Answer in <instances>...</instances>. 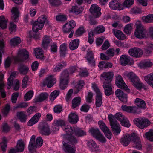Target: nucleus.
Wrapping results in <instances>:
<instances>
[{"label": "nucleus", "mask_w": 153, "mask_h": 153, "mask_svg": "<svg viewBox=\"0 0 153 153\" xmlns=\"http://www.w3.org/2000/svg\"><path fill=\"white\" fill-rule=\"evenodd\" d=\"M52 40L49 36H45L42 42V45L45 49H47Z\"/></svg>", "instance_id": "nucleus-31"}, {"label": "nucleus", "mask_w": 153, "mask_h": 153, "mask_svg": "<svg viewBox=\"0 0 153 153\" xmlns=\"http://www.w3.org/2000/svg\"><path fill=\"white\" fill-rule=\"evenodd\" d=\"M143 21L146 23H150L153 22V14H150L142 17Z\"/></svg>", "instance_id": "nucleus-49"}, {"label": "nucleus", "mask_w": 153, "mask_h": 153, "mask_svg": "<svg viewBox=\"0 0 153 153\" xmlns=\"http://www.w3.org/2000/svg\"><path fill=\"white\" fill-rule=\"evenodd\" d=\"M115 83L116 85L118 88L124 89L127 92H129V89L123 81L120 82H118V81H115Z\"/></svg>", "instance_id": "nucleus-41"}, {"label": "nucleus", "mask_w": 153, "mask_h": 153, "mask_svg": "<svg viewBox=\"0 0 153 153\" xmlns=\"http://www.w3.org/2000/svg\"><path fill=\"white\" fill-rule=\"evenodd\" d=\"M153 63L149 60H146L141 62L139 64V65L140 68H145L152 66Z\"/></svg>", "instance_id": "nucleus-35"}, {"label": "nucleus", "mask_w": 153, "mask_h": 153, "mask_svg": "<svg viewBox=\"0 0 153 153\" xmlns=\"http://www.w3.org/2000/svg\"><path fill=\"white\" fill-rule=\"evenodd\" d=\"M34 94V92L32 90H30L25 95L24 100L25 101H27L30 100Z\"/></svg>", "instance_id": "nucleus-57"}, {"label": "nucleus", "mask_w": 153, "mask_h": 153, "mask_svg": "<svg viewBox=\"0 0 153 153\" xmlns=\"http://www.w3.org/2000/svg\"><path fill=\"white\" fill-rule=\"evenodd\" d=\"M39 128L40 133L42 135H48L50 134L49 126L48 123H42L40 124Z\"/></svg>", "instance_id": "nucleus-14"}, {"label": "nucleus", "mask_w": 153, "mask_h": 153, "mask_svg": "<svg viewBox=\"0 0 153 153\" xmlns=\"http://www.w3.org/2000/svg\"><path fill=\"white\" fill-rule=\"evenodd\" d=\"M41 116V114L37 113L27 123V125L31 126L37 123L39 120Z\"/></svg>", "instance_id": "nucleus-23"}, {"label": "nucleus", "mask_w": 153, "mask_h": 153, "mask_svg": "<svg viewBox=\"0 0 153 153\" xmlns=\"http://www.w3.org/2000/svg\"><path fill=\"white\" fill-rule=\"evenodd\" d=\"M17 118L22 122H25L27 119V115L23 111L18 112L16 114Z\"/></svg>", "instance_id": "nucleus-39"}, {"label": "nucleus", "mask_w": 153, "mask_h": 153, "mask_svg": "<svg viewBox=\"0 0 153 153\" xmlns=\"http://www.w3.org/2000/svg\"><path fill=\"white\" fill-rule=\"evenodd\" d=\"M136 105L139 108L145 109L146 108V103L144 100L139 98H136L135 100Z\"/></svg>", "instance_id": "nucleus-29"}, {"label": "nucleus", "mask_w": 153, "mask_h": 153, "mask_svg": "<svg viewBox=\"0 0 153 153\" xmlns=\"http://www.w3.org/2000/svg\"><path fill=\"white\" fill-rule=\"evenodd\" d=\"M103 87L105 95L109 96L113 93L112 90V85L111 83L104 82L103 83Z\"/></svg>", "instance_id": "nucleus-22"}, {"label": "nucleus", "mask_w": 153, "mask_h": 153, "mask_svg": "<svg viewBox=\"0 0 153 153\" xmlns=\"http://www.w3.org/2000/svg\"><path fill=\"white\" fill-rule=\"evenodd\" d=\"M147 139L150 141H153V129H150L148 132L145 133Z\"/></svg>", "instance_id": "nucleus-56"}, {"label": "nucleus", "mask_w": 153, "mask_h": 153, "mask_svg": "<svg viewBox=\"0 0 153 153\" xmlns=\"http://www.w3.org/2000/svg\"><path fill=\"white\" fill-rule=\"evenodd\" d=\"M34 54L37 58L41 59H43V52L41 48H35Z\"/></svg>", "instance_id": "nucleus-34"}, {"label": "nucleus", "mask_w": 153, "mask_h": 153, "mask_svg": "<svg viewBox=\"0 0 153 153\" xmlns=\"http://www.w3.org/2000/svg\"><path fill=\"white\" fill-rule=\"evenodd\" d=\"M105 28L102 25H100L95 28L94 31L96 34H100L104 32L105 31Z\"/></svg>", "instance_id": "nucleus-52"}, {"label": "nucleus", "mask_w": 153, "mask_h": 153, "mask_svg": "<svg viewBox=\"0 0 153 153\" xmlns=\"http://www.w3.org/2000/svg\"><path fill=\"white\" fill-rule=\"evenodd\" d=\"M145 52L147 54L150 53L153 50V44L150 43L148 44L147 46L144 48Z\"/></svg>", "instance_id": "nucleus-64"}, {"label": "nucleus", "mask_w": 153, "mask_h": 153, "mask_svg": "<svg viewBox=\"0 0 153 153\" xmlns=\"http://www.w3.org/2000/svg\"><path fill=\"white\" fill-rule=\"evenodd\" d=\"M124 77H128L132 82L133 85L138 89H140L143 86L139 78L133 72L125 71L123 74Z\"/></svg>", "instance_id": "nucleus-3"}, {"label": "nucleus", "mask_w": 153, "mask_h": 153, "mask_svg": "<svg viewBox=\"0 0 153 153\" xmlns=\"http://www.w3.org/2000/svg\"><path fill=\"white\" fill-rule=\"evenodd\" d=\"M53 124L55 126L58 127L57 130H59V127L60 126L62 128L63 130L65 131L64 129H65V127L66 126H68V125L66 126L65 121L60 119L54 120Z\"/></svg>", "instance_id": "nucleus-28"}, {"label": "nucleus", "mask_w": 153, "mask_h": 153, "mask_svg": "<svg viewBox=\"0 0 153 153\" xmlns=\"http://www.w3.org/2000/svg\"><path fill=\"white\" fill-rule=\"evenodd\" d=\"M67 19L66 16L63 15H59L56 17V20L59 22H64Z\"/></svg>", "instance_id": "nucleus-60"}, {"label": "nucleus", "mask_w": 153, "mask_h": 153, "mask_svg": "<svg viewBox=\"0 0 153 153\" xmlns=\"http://www.w3.org/2000/svg\"><path fill=\"white\" fill-rule=\"evenodd\" d=\"M128 53L130 55L136 58L140 57L143 54V51L141 49L136 47L129 49Z\"/></svg>", "instance_id": "nucleus-17"}, {"label": "nucleus", "mask_w": 153, "mask_h": 153, "mask_svg": "<svg viewBox=\"0 0 153 153\" xmlns=\"http://www.w3.org/2000/svg\"><path fill=\"white\" fill-rule=\"evenodd\" d=\"M102 94H97L96 96L95 105L97 107H100L102 103Z\"/></svg>", "instance_id": "nucleus-46"}, {"label": "nucleus", "mask_w": 153, "mask_h": 153, "mask_svg": "<svg viewBox=\"0 0 153 153\" xmlns=\"http://www.w3.org/2000/svg\"><path fill=\"white\" fill-rule=\"evenodd\" d=\"M35 136L33 135L31 136L29 144L28 146L29 151L32 153L36 149L41 147L43 143V140L41 137L37 138L35 142Z\"/></svg>", "instance_id": "nucleus-4"}, {"label": "nucleus", "mask_w": 153, "mask_h": 153, "mask_svg": "<svg viewBox=\"0 0 153 153\" xmlns=\"http://www.w3.org/2000/svg\"><path fill=\"white\" fill-rule=\"evenodd\" d=\"M134 122L138 127L141 129L149 126L150 123L148 119L144 118L135 119L134 120Z\"/></svg>", "instance_id": "nucleus-8"}, {"label": "nucleus", "mask_w": 153, "mask_h": 153, "mask_svg": "<svg viewBox=\"0 0 153 153\" xmlns=\"http://www.w3.org/2000/svg\"><path fill=\"white\" fill-rule=\"evenodd\" d=\"M121 108L123 111L129 113L139 114L141 112L140 109L136 106H131L123 105H122Z\"/></svg>", "instance_id": "nucleus-12"}, {"label": "nucleus", "mask_w": 153, "mask_h": 153, "mask_svg": "<svg viewBox=\"0 0 153 153\" xmlns=\"http://www.w3.org/2000/svg\"><path fill=\"white\" fill-rule=\"evenodd\" d=\"M48 95L46 93H42L40 94L36 98V101L40 102L46 100L48 97Z\"/></svg>", "instance_id": "nucleus-44"}, {"label": "nucleus", "mask_w": 153, "mask_h": 153, "mask_svg": "<svg viewBox=\"0 0 153 153\" xmlns=\"http://www.w3.org/2000/svg\"><path fill=\"white\" fill-rule=\"evenodd\" d=\"M132 24L130 23L127 24L124 27V32L127 34H130L131 33L132 29Z\"/></svg>", "instance_id": "nucleus-55"}, {"label": "nucleus", "mask_w": 153, "mask_h": 153, "mask_svg": "<svg viewBox=\"0 0 153 153\" xmlns=\"http://www.w3.org/2000/svg\"><path fill=\"white\" fill-rule=\"evenodd\" d=\"M68 120L69 122L72 124L76 123L78 121L77 115L75 113H71L69 115Z\"/></svg>", "instance_id": "nucleus-36"}, {"label": "nucleus", "mask_w": 153, "mask_h": 153, "mask_svg": "<svg viewBox=\"0 0 153 153\" xmlns=\"http://www.w3.org/2000/svg\"><path fill=\"white\" fill-rule=\"evenodd\" d=\"M60 55L61 57H64L65 56L67 51V45L65 43L61 44L59 48Z\"/></svg>", "instance_id": "nucleus-40"}, {"label": "nucleus", "mask_w": 153, "mask_h": 153, "mask_svg": "<svg viewBox=\"0 0 153 153\" xmlns=\"http://www.w3.org/2000/svg\"><path fill=\"white\" fill-rule=\"evenodd\" d=\"M144 79L147 84L153 88V72L145 76Z\"/></svg>", "instance_id": "nucleus-37"}, {"label": "nucleus", "mask_w": 153, "mask_h": 153, "mask_svg": "<svg viewBox=\"0 0 153 153\" xmlns=\"http://www.w3.org/2000/svg\"><path fill=\"white\" fill-rule=\"evenodd\" d=\"M112 32L115 36L118 39L123 40L126 39V36L121 31L116 29H113Z\"/></svg>", "instance_id": "nucleus-24"}, {"label": "nucleus", "mask_w": 153, "mask_h": 153, "mask_svg": "<svg viewBox=\"0 0 153 153\" xmlns=\"http://www.w3.org/2000/svg\"><path fill=\"white\" fill-rule=\"evenodd\" d=\"M76 71V67H72L69 68L68 71L65 70L62 72L60 77L59 87L60 89L64 90L67 87L69 79V74H72Z\"/></svg>", "instance_id": "nucleus-2"}, {"label": "nucleus", "mask_w": 153, "mask_h": 153, "mask_svg": "<svg viewBox=\"0 0 153 153\" xmlns=\"http://www.w3.org/2000/svg\"><path fill=\"white\" fill-rule=\"evenodd\" d=\"M108 118L112 131L115 134H119L121 131L120 125L117 121L115 120L114 117L112 115H108Z\"/></svg>", "instance_id": "nucleus-7"}, {"label": "nucleus", "mask_w": 153, "mask_h": 153, "mask_svg": "<svg viewBox=\"0 0 153 153\" xmlns=\"http://www.w3.org/2000/svg\"><path fill=\"white\" fill-rule=\"evenodd\" d=\"M87 146L89 149L92 151H96L98 150L99 146L93 140H90L87 143Z\"/></svg>", "instance_id": "nucleus-27"}, {"label": "nucleus", "mask_w": 153, "mask_h": 153, "mask_svg": "<svg viewBox=\"0 0 153 153\" xmlns=\"http://www.w3.org/2000/svg\"><path fill=\"white\" fill-rule=\"evenodd\" d=\"M29 56L28 52L25 49H19L16 56L13 57L16 62L22 61L27 59Z\"/></svg>", "instance_id": "nucleus-6"}, {"label": "nucleus", "mask_w": 153, "mask_h": 153, "mask_svg": "<svg viewBox=\"0 0 153 153\" xmlns=\"http://www.w3.org/2000/svg\"><path fill=\"white\" fill-rule=\"evenodd\" d=\"M89 11L95 18L98 17L101 15V8L96 4H94L91 6Z\"/></svg>", "instance_id": "nucleus-11"}, {"label": "nucleus", "mask_w": 153, "mask_h": 153, "mask_svg": "<svg viewBox=\"0 0 153 153\" xmlns=\"http://www.w3.org/2000/svg\"><path fill=\"white\" fill-rule=\"evenodd\" d=\"M85 58L89 65L91 66L95 65V61L94 58V54L91 51L88 50L87 51Z\"/></svg>", "instance_id": "nucleus-20"}, {"label": "nucleus", "mask_w": 153, "mask_h": 153, "mask_svg": "<svg viewBox=\"0 0 153 153\" xmlns=\"http://www.w3.org/2000/svg\"><path fill=\"white\" fill-rule=\"evenodd\" d=\"M134 0H126L124 2L123 5L126 8L130 7L134 3Z\"/></svg>", "instance_id": "nucleus-63"}, {"label": "nucleus", "mask_w": 153, "mask_h": 153, "mask_svg": "<svg viewBox=\"0 0 153 153\" xmlns=\"http://www.w3.org/2000/svg\"><path fill=\"white\" fill-rule=\"evenodd\" d=\"M114 75L112 72H104L101 74V79L104 82L111 83Z\"/></svg>", "instance_id": "nucleus-16"}, {"label": "nucleus", "mask_w": 153, "mask_h": 153, "mask_svg": "<svg viewBox=\"0 0 153 153\" xmlns=\"http://www.w3.org/2000/svg\"><path fill=\"white\" fill-rule=\"evenodd\" d=\"M10 109V106L8 104H6L1 111V113L4 116H6L8 114Z\"/></svg>", "instance_id": "nucleus-53"}, {"label": "nucleus", "mask_w": 153, "mask_h": 153, "mask_svg": "<svg viewBox=\"0 0 153 153\" xmlns=\"http://www.w3.org/2000/svg\"><path fill=\"white\" fill-rule=\"evenodd\" d=\"M120 61L121 64L124 66L127 65H132L133 64V61L128 56L122 55L120 58Z\"/></svg>", "instance_id": "nucleus-19"}, {"label": "nucleus", "mask_w": 153, "mask_h": 153, "mask_svg": "<svg viewBox=\"0 0 153 153\" xmlns=\"http://www.w3.org/2000/svg\"><path fill=\"white\" fill-rule=\"evenodd\" d=\"M135 134L132 133L131 134H126L122 137L120 140V142L124 146H127L130 142L134 138Z\"/></svg>", "instance_id": "nucleus-10"}, {"label": "nucleus", "mask_w": 153, "mask_h": 153, "mask_svg": "<svg viewBox=\"0 0 153 153\" xmlns=\"http://www.w3.org/2000/svg\"><path fill=\"white\" fill-rule=\"evenodd\" d=\"M97 139L102 143H105L106 142V140L103 135L100 132L95 137Z\"/></svg>", "instance_id": "nucleus-62"}, {"label": "nucleus", "mask_w": 153, "mask_h": 153, "mask_svg": "<svg viewBox=\"0 0 153 153\" xmlns=\"http://www.w3.org/2000/svg\"><path fill=\"white\" fill-rule=\"evenodd\" d=\"M50 50L51 52L52 53H54L57 52L58 45L56 42L51 43L50 45Z\"/></svg>", "instance_id": "nucleus-50"}, {"label": "nucleus", "mask_w": 153, "mask_h": 153, "mask_svg": "<svg viewBox=\"0 0 153 153\" xmlns=\"http://www.w3.org/2000/svg\"><path fill=\"white\" fill-rule=\"evenodd\" d=\"M16 153L17 152H22L23 151L24 148V143L22 140H19L16 147Z\"/></svg>", "instance_id": "nucleus-30"}, {"label": "nucleus", "mask_w": 153, "mask_h": 153, "mask_svg": "<svg viewBox=\"0 0 153 153\" xmlns=\"http://www.w3.org/2000/svg\"><path fill=\"white\" fill-rule=\"evenodd\" d=\"M110 8L112 10H120V3L116 0L111 1L109 4Z\"/></svg>", "instance_id": "nucleus-33"}, {"label": "nucleus", "mask_w": 153, "mask_h": 153, "mask_svg": "<svg viewBox=\"0 0 153 153\" xmlns=\"http://www.w3.org/2000/svg\"><path fill=\"white\" fill-rule=\"evenodd\" d=\"M56 82V79L52 76H48L43 82V85L44 86H47L50 88L52 87Z\"/></svg>", "instance_id": "nucleus-15"}, {"label": "nucleus", "mask_w": 153, "mask_h": 153, "mask_svg": "<svg viewBox=\"0 0 153 153\" xmlns=\"http://www.w3.org/2000/svg\"><path fill=\"white\" fill-rule=\"evenodd\" d=\"M2 142L0 143V145L2 151L3 152H5L7 147V140L6 138L3 137L2 138Z\"/></svg>", "instance_id": "nucleus-51"}, {"label": "nucleus", "mask_w": 153, "mask_h": 153, "mask_svg": "<svg viewBox=\"0 0 153 153\" xmlns=\"http://www.w3.org/2000/svg\"><path fill=\"white\" fill-rule=\"evenodd\" d=\"M79 41L78 39L71 40L69 45V47L71 50H74L76 49L79 45Z\"/></svg>", "instance_id": "nucleus-26"}, {"label": "nucleus", "mask_w": 153, "mask_h": 153, "mask_svg": "<svg viewBox=\"0 0 153 153\" xmlns=\"http://www.w3.org/2000/svg\"><path fill=\"white\" fill-rule=\"evenodd\" d=\"M60 91L59 90H54L51 93L50 95V99L53 101L59 95Z\"/></svg>", "instance_id": "nucleus-54"}, {"label": "nucleus", "mask_w": 153, "mask_h": 153, "mask_svg": "<svg viewBox=\"0 0 153 153\" xmlns=\"http://www.w3.org/2000/svg\"><path fill=\"white\" fill-rule=\"evenodd\" d=\"M76 26L75 22L71 20L66 23L63 27L62 30L64 33H69Z\"/></svg>", "instance_id": "nucleus-13"}, {"label": "nucleus", "mask_w": 153, "mask_h": 153, "mask_svg": "<svg viewBox=\"0 0 153 153\" xmlns=\"http://www.w3.org/2000/svg\"><path fill=\"white\" fill-rule=\"evenodd\" d=\"M44 26L42 23H39L36 21L35 22L33 25V30L34 32H36L39 30H41Z\"/></svg>", "instance_id": "nucleus-38"}, {"label": "nucleus", "mask_w": 153, "mask_h": 153, "mask_svg": "<svg viewBox=\"0 0 153 153\" xmlns=\"http://www.w3.org/2000/svg\"><path fill=\"white\" fill-rule=\"evenodd\" d=\"M16 72L14 71L11 73L10 77L8 79V80H11L13 82V85L14 86V89L15 91L17 90L19 88V83L17 80H14V77L17 75Z\"/></svg>", "instance_id": "nucleus-21"}, {"label": "nucleus", "mask_w": 153, "mask_h": 153, "mask_svg": "<svg viewBox=\"0 0 153 153\" xmlns=\"http://www.w3.org/2000/svg\"><path fill=\"white\" fill-rule=\"evenodd\" d=\"M18 70L21 74H25L28 72V68L24 65L21 64L18 66Z\"/></svg>", "instance_id": "nucleus-43"}, {"label": "nucleus", "mask_w": 153, "mask_h": 153, "mask_svg": "<svg viewBox=\"0 0 153 153\" xmlns=\"http://www.w3.org/2000/svg\"><path fill=\"white\" fill-rule=\"evenodd\" d=\"M7 21L3 16H0V27L3 29L7 27Z\"/></svg>", "instance_id": "nucleus-45"}, {"label": "nucleus", "mask_w": 153, "mask_h": 153, "mask_svg": "<svg viewBox=\"0 0 153 153\" xmlns=\"http://www.w3.org/2000/svg\"><path fill=\"white\" fill-rule=\"evenodd\" d=\"M81 99L80 97H76L74 98L72 101V106L74 108L79 106L80 104Z\"/></svg>", "instance_id": "nucleus-42"}, {"label": "nucleus", "mask_w": 153, "mask_h": 153, "mask_svg": "<svg viewBox=\"0 0 153 153\" xmlns=\"http://www.w3.org/2000/svg\"><path fill=\"white\" fill-rule=\"evenodd\" d=\"M66 134L64 135L65 140L62 142L63 149L67 153H75L76 144L78 143L76 137H82L86 135L85 131L77 127L72 128L70 126H66L64 129Z\"/></svg>", "instance_id": "nucleus-1"}, {"label": "nucleus", "mask_w": 153, "mask_h": 153, "mask_svg": "<svg viewBox=\"0 0 153 153\" xmlns=\"http://www.w3.org/2000/svg\"><path fill=\"white\" fill-rule=\"evenodd\" d=\"M82 10V8L75 6H72L71 10H70V12L78 15L79 14Z\"/></svg>", "instance_id": "nucleus-47"}, {"label": "nucleus", "mask_w": 153, "mask_h": 153, "mask_svg": "<svg viewBox=\"0 0 153 153\" xmlns=\"http://www.w3.org/2000/svg\"><path fill=\"white\" fill-rule=\"evenodd\" d=\"M21 42L20 38L16 37L12 39L10 41V44L11 46H14L18 45Z\"/></svg>", "instance_id": "nucleus-48"}, {"label": "nucleus", "mask_w": 153, "mask_h": 153, "mask_svg": "<svg viewBox=\"0 0 153 153\" xmlns=\"http://www.w3.org/2000/svg\"><path fill=\"white\" fill-rule=\"evenodd\" d=\"M12 19L14 22H17L19 18V12L18 8L13 7L11 10Z\"/></svg>", "instance_id": "nucleus-25"}, {"label": "nucleus", "mask_w": 153, "mask_h": 153, "mask_svg": "<svg viewBox=\"0 0 153 153\" xmlns=\"http://www.w3.org/2000/svg\"><path fill=\"white\" fill-rule=\"evenodd\" d=\"M28 105V103L27 102H23L17 105L16 106L14 107V108L15 109H16L17 108H25L27 107Z\"/></svg>", "instance_id": "nucleus-61"}, {"label": "nucleus", "mask_w": 153, "mask_h": 153, "mask_svg": "<svg viewBox=\"0 0 153 153\" xmlns=\"http://www.w3.org/2000/svg\"><path fill=\"white\" fill-rule=\"evenodd\" d=\"M136 28L134 32L135 36L139 39H143L146 37L147 32L140 21L136 23Z\"/></svg>", "instance_id": "nucleus-5"}, {"label": "nucleus", "mask_w": 153, "mask_h": 153, "mask_svg": "<svg viewBox=\"0 0 153 153\" xmlns=\"http://www.w3.org/2000/svg\"><path fill=\"white\" fill-rule=\"evenodd\" d=\"M4 47L5 44L3 40H0V64L1 62L2 54L4 53L3 49Z\"/></svg>", "instance_id": "nucleus-59"}, {"label": "nucleus", "mask_w": 153, "mask_h": 153, "mask_svg": "<svg viewBox=\"0 0 153 153\" xmlns=\"http://www.w3.org/2000/svg\"><path fill=\"white\" fill-rule=\"evenodd\" d=\"M98 124L100 128L104 132L107 138L109 139H111L112 133L104 122L102 121H100Z\"/></svg>", "instance_id": "nucleus-9"}, {"label": "nucleus", "mask_w": 153, "mask_h": 153, "mask_svg": "<svg viewBox=\"0 0 153 153\" xmlns=\"http://www.w3.org/2000/svg\"><path fill=\"white\" fill-rule=\"evenodd\" d=\"M89 131L94 137L100 132L98 128H90L89 129Z\"/></svg>", "instance_id": "nucleus-58"}, {"label": "nucleus", "mask_w": 153, "mask_h": 153, "mask_svg": "<svg viewBox=\"0 0 153 153\" xmlns=\"http://www.w3.org/2000/svg\"><path fill=\"white\" fill-rule=\"evenodd\" d=\"M132 141L134 143V148L140 150L142 148V144H141L140 139L137 137L135 134L134 135V138L132 140Z\"/></svg>", "instance_id": "nucleus-32"}, {"label": "nucleus", "mask_w": 153, "mask_h": 153, "mask_svg": "<svg viewBox=\"0 0 153 153\" xmlns=\"http://www.w3.org/2000/svg\"><path fill=\"white\" fill-rule=\"evenodd\" d=\"M116 97L123 103H126L127 101V95L124 93L121 90L117 89L115 91Z\"/></svg>", "instance_id": "nucleus-18"}]
</instances>
